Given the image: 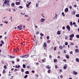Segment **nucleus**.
Here are the masks:
<instances>
[{
  "instance_id": "19",
  "label": "nucleus",
  "mask_w": 79,
  "mask_h": 79,
  "mask_svg": "<svg viewBox=\"0 0 79 79\" xmlns=\"http://www.w3.org/2000/svg\"><path fill=\"white\" fill-rule=\"evenodd\" d=\"M25 58H28V57H29V54H27L26 55H25Z\"/></svg>"
},
{
  "instance_id": "16",
  "label": "nucleus",
  "mask_w": 79,
  "mask_h": 79,
  "mask_svg": "<svg viewBox=\"0 0 79 79\" xmlns=\"http://www.w3.org/2000/svg\"><path fill=\"white\" fill-rule=\"evenodd\" d=\"M66 58L67 59H69V56L68 55H66Z\"/></svg>"
},
{
  "instance_id": "5",
  "label": "nucleus",
  "mask_w": 79,
  "mask_h": 79,
  "mask_svg": "<svg viewBox=\"0 0 79 79\" xmlns=\"http://www.w3.org/2000/svg\"><path fill=\"white\" fill-rule=\"evenodd\" d=\"M45 19L44 18H42L40 19V22L41 23H43Z\"/></svg>"
},
{
  "instance_id": "3",
  "label": "nucleus",
  "mask_w": 79,
  "mask_h": 79,
  "mask_svg": "<svg viewBox=\"0 0 79 79\" xmlns=\"http://www.w3.org/2000/svg\"><path fill=\"white\" fill-rule=\"evenodd\" d=\"M75 52H76V53H79V49L77 48V49H75Z\"/></svg>"
},
{
  "instance_id": "50",
  "label": "nucleus",
  "mask_w": 79,
  "mask_h": 79,
  "mask_svg": "<svg viewBox=\"0 0 79 79\" xmlns=\"http://www.w3.org/2000/svg\"><path fill=\"white\" fill-rule=\"evenodd\" d=\"M59 72H63V70L61 69H60L59 70Z\"/></svg>"
},
{
  "instance_id": "15",
  "label": "nucleus",
  "mask_w": 79,
  "mask_h": 79,
  "mask_svg": "<svg viewBox=\"0 0 79 79\" xmlns=\"http://www.w3.org/2000/svg\"><path fill=\"white\" fill-rule=\"evenodd\" d=\"M57 34L58 35H60V34H61V31H58L57 32Z\"/></svg>"
},
{
  "instance_id": "39",
  "label": "nucleus",
  "mask_w": 79,
  "mask_h": 79,
  "mask_svg": "<svg viewBox=\"0 0 79 79\" xmlns=\"http://www.w3.org/2000/svg\"><path fill=\"white\" fill-rule=\"evenodd\" d=\"M17 69H15L14 70V72H16V71H17Z\"/></svg>"
},
{
  "instance_id": "25",
  "label": "nucleus",
  "mask_w": 79,
  "mask_h": 79,
  "mask_svg": "<svg viewBox=\"0 0 79 79\" xmlns=\"http://www.w3.org/2000/svg\"><path fill=\"white\" fill-rule=\"evenodd\" d=\"M54 62L56 63L57 62V60L56 59H54L53 60Z\"/></svg>"
},
{
  "instance_id": "55",
  "label": "nucleus",
  "mask_w": 79,
  "mask_h": 79,
  "mask_svg": "<svg viewBox=\"0 0 79 79\" xmlns=\"http://www.w3.org/2000/svg\"><path fill=\"white\" fill-rule=\"evenodd\" d=\"M24 69H21V71L22 72H24Z\"/></svg>"
},
{
  "instance_id": "31",
  "label": "nucleus",
  "mask_w": 79,
  "mask_h": 79,
  "mask_svg": "<svg viewBox=\"0 0 79 79\" xmlns=\"http://www.w3.org/2000/svg\"><path fill=\"white\" fill-rule=\"evenodd\" d=\"M62 16H65V15H64V12H63L62 13Z\"/></svg>"
},
{
  "instance_id": "58",
  "label": "nucleus",
  "mask_w": 79,
  "mask_h": 79,
  "mask_svg": "<svg viewBox=\"0 0 79 79\" xmlns=\"http://www.w3.org/2000/svg\"><path fill=\"white\" fill-rule=\"evenodd\" d=\"M7 5H8V6H10V3H7Z\"/></svg>"
},
{
  "instance_id": "8",
  "label": "nucleus",
  "mask_w": 79,
  "mask_h": 79,
  "mask_svg": "<svg viewBox=\"0 0 79 79\" xmlns=\"http://www.w3.org/2000/svg\"><path fill=\"white\" fill-rule=\"evenodd\" d=\"M63 47L61 45L59 46V48L60 49V50H63Z\"/></svg>"
},
{
  "instance_id": "28",
  "label": "nucleus",
  "mask_w": 79,
  "mask_h": 79,
  "mask_svg": "<svg viewBox=\"0 0 79 79\" xmlns=\"http://www.w3.org/2000/svg\"><path fill=\"white\" fill-rule=\"evenodd\" d=\"M12 6H15V3L14 2H13L11 4Z\"/></svg>"
},
{
  "instance_id": "26",
  "label": "nucleus",
  "mask_w": 79,
  "mask_h": 79,
  "mask_svg": "<svg viewBox=\"0 0 79 79\" xmlns=\"http://www.w3.org/2000/svg\"><path fill=\"white\" fill-rule=\"evenodd\" d=\"M0 42L1 44H3H3H4V42L3 41V40H2L0 41Z\"/></svg>"
},
{
  "instance_id": "40",
  "label": "nucleus",
  "mask_w": 79,
  "mask_h": 79,
  "mask_svg": "<svg viewBox=\"0 0 79 79\" xmlns=\"http://www.w3.org/2000/svg\"><path fill=\"white\" fill-rule=\"evenodd\" d=\"M19 7L20 9H22V8H23V6H19Z\"/></svg>"
},
{
  "instance_id": "22",
  "label": "nucleus",
  "mask_w": 79,
  "mask_h": 79,
  "mask_svg": "<svg viewBox=\"0 0 79 79\" xmlns=\"http://www.w3.org/2000/svg\"><path fill=\"white\" fill-rule=\"evenodd\" d=\"M63 68H64V69H67V67L66 66H64L63 67Z\"/></svg>"
},
{
  "instance_id": "24",
  "label": "nucleus",
  "mask_w": 79,
  "mask_h": 79,
  "mask_svg": "<svg viewBox=\"0 0 79 79\" xmlns=\"http://www.w3.org/2000/svg\"><path fill=\"white\" fill-rule=\"evenodd\" d=\"M25 74H29V71H27L25 73Z\"/></svg>"
},
{
  "instance_id": "12",
  "label": "nucleus",
  "mask_w": 79,
  "mask_h": 79,
  "mask_svg": "<svg viewBox=\"0 0 79 79\" xmlns=\"http://www.w3.org/2000/svg\"><path fill=\"white\" fill-rule=\"evenodd\" d=\"M15 68H18V69H19V68L20 67V65H19L18 66V65H15Z\"/></svg>"
},
{
  "instance_id": "21",
  "label": "nucleus",
  "mask_w": 79,
  "mask_h": 79,
  "mask_svg": "<svg viewBox=\"0 0 79 79\" xmlns=\"http://www.w3.org/2000/svg\"><path fill=\"white\" fill-rule=\"evenodd\" d=\"M27 77H28L27 75H26L24 77V78H25V79H26Z\"/></svg>"
},
{
  "instance_id": "9",
  "label": "nucleus",
  "mask_w": 79,
  "mask_h": 79,
  "mask_svg": "<svg viewBox=\"0 0 79 79\" xmlns=\"http://www.w3.org/2000/svg\"><path fill=\"white\" fill-rule=\"evenodd\" d=\"M73 74L74 75H76V74H77V72L75 71H73Z\"/></svg>"
},
{
  "instance_id": "32",
  "label": "nucleus",
  "mask_w": 79,
  "mask_h": 79,
  "mask_svg": "<svg viewBox=\"0 0 79 79\" xmlns=\"http://www.w3.org/2000/svg\"><path fill=\"white\" fill-rule=\"evenodd\" d=\"M48 65H47V66H46V68H48V69H50V67H48Z\"/></svg>"
},
{
  "instance_id": "36",
  "label": "nucleus",
  "mask_w": 79,
  "mask_h": 79,
  "mask_svg": "<svg viewBox=\"0 0 79 79\" xmlns=\"http://www.w3.org/2000/svg\"><path fill=\"white\" fill-rule=\"evenodd\" d=\"M13 51L15 53H16V52H17V50L14 49Z\"/></svg>"
},
{
  "instance_id": "57",
  "label": "nucleus",
  "mask_w": 79,
  "mask_h": 79,
  "mask_svg": "<svg viewBox=\"0 0 79 79\" xmlns=\"http://www.w3.org/2000/svg\"><path fill=\"white\" fill-rule=\"evenodd\" d=\"M35 77H39V75L37 74L35 75Z\"/></svg>"
},
{
  "instance_id": "13",
  "label": "nucleus",
  "mask_w": 79,
  "mask_h": 79,
  "mask_svg": "<svg viewBox=\"0 0 79 79\" xmlns=\"http://www.w3.org/2000/svg\"><path fill=\"white\" fill-rule=\"evenodd\" d=\"M46 61V59H45V58H44L42 60V62L43 63H45Z\"/></svg>"
},
{
  "instance_id": "63",
  "label": "nucleus",
  "mask_w": 79,
  "mask_h": 79,
  "mask_svg": "<svg viewBox=\"0 0 79 79\" xmlns=\"http://www.w3.org/2000/svg\"><path fill=\"white\" fill-rule=\"evenodd\" d=\"M70 44L72 45H74V43H71Z\"/></svg>"
},
{
  "instance_id": "54",
  "label": "nucleus",
  "mask_w": 79,
  "mask_h": 79,
  "mask_svg": "<svg viewBox=\"0 0 79 79\" xmlns=\"http://www.w3.org/2000/svg\"><path fill=\"white\" fill-rule=\"evenodd\" d=\"M27 7L28 8H29V4H27Z\"/></svg>"
},
{
  "instance_id": "44",
  "label": "nucleus",
  "mask_w": 79,
  "mask_h": 79,
  "mask_svg": "<svg viewBox=\"0 0 79 79\" xmlns=\"http://www.w3.org/2000/svg\"><path fill=\"white\" fill-rule=\"evenodd\" d=\"M47 43H50V40H48V41H47Z\"/></svg>"
},
{
  "instance_id": "27",
  "label": "nucleus",
  "mask_w": 79,
  "mask_h": 79,
  "mask_svg": "<svg viewBox=\"0 0 79 79\" xmlns=\"http://www.w3.org/2000/svg\"><path fill=\"white\" fill-rule=\"evenodd\" d=\"M48 74H49V73H51V70L50 69H49L48 71Z\"/></svg>"
},
{
  "instance_id": "23",
  "label": "nucleus",
  "mask_w": 79,
  "mask_h": 79,
  "mask_svg": "<svg viewBox=\"0 0 79 79\" xmlns=\"http://www.w3.org/2000/svg\"><path fill=\"white\" fill-rule=\"evenodd\" d=\"M70 25L71 26H73V22H71L70 23Z\"/></svg>"
},
{
  "instance_id": "7",
  "label": "nucleus",
  "mask_w": 79,
  "mask_h": 79,
  "mask_svg": "<svg viewBox=\"0 0 79 79\" xmlns=\"http://www.w3.org/2000/svg\"><path fill=\"white\" fill-rule=\"evenodd\" d=\"M22 27H23V25L22 24H21L17 27V28H18V29H19V28H22Z\"/></svg>"
},
{
  "instance_id": "49",
  "label": "nucleus",
  "mask_w": 79,
  "mask_h": 79,
  "mask_svg": "<svg viewBox=\"0 0 79 79\" xmlns=\"http://www.w3.org/2000/svg\"><path fill=\"white\" fill-rule=\"evenodd\" d=\"M56 50V47H54V50L55 51V50Z\"/></svg>"
},
{
  "instance_id": "2",
  "label": "nucleus",
  "mask_w": 79,
  "mask_h": 79,
  "mask_svg": "<svg viewBox=\"0 0 79 79\" xmlns=\"http://www.w3.org/2000/svg\"><path fill=\"white\" fill-rule=\"evenodd\" d=\"M47 43H46L44 42L43 45V47L44 48H45L46 47H47Z\"/></svg>"
},
{
  "instance_id": "56",
  "label": "nucleus",
  "mask_w": 79,
  "mask_h": 79,
  "mask_svg": "<svg viewBox=\"0 0 79 79\" xmlns=\"http://www.w3.org/2000/svg\"><path fill=\"white\" fill-rule=\"evenodd\" d=\"M62 29H63V30H64V29H65V27H62Z\"/></svg>"
},
{
  "instance_id": "38",
  "label": "nucleus",
  "mask_w": 79,
  "mask_h": 79,
  "mask_svg": "<svg viewBox=\"0 0 79 79\" xmlns=\"http://www.w3.org/2000/svg\"><path fill=\"white\" fill-rule=\"evenodd\" d=\"M40 35L41 36H44V35L42 33H41Z\"/></svg>"
},
{
  "instance_id": "62",
  "label": "nucleus",
  "mask_w": 79,
  "mask_h": 79,
  "mask_svg": "<svg viewBox=\"0 0 79 79\" xmlns=\"http://www.w3.org/2000/svg\"><path fill=\"white\" fill-rule=\"evenodd\" d=\"M36 33L37 34H38L39 33V32L38 31H36Z\"/></svg>"
},
{
  "instance_id": "10",
  "label": "nucleus",
  "mask_w": 79,
  "mask_h": 79,
  "mask_svg": "<svg viewBox=\"0 0 79 79\" xmlns=\"http://www.w3.org/2000/svg\"><path fill=\"white\" fill-rule=\"evenodd\" d=\"M74 37V34H72L69 35V37H71L72 38H73Z\"/></svg>"
},
{
  "instance_id": "47",
  "label": "nucleus",
  "mask_w": 79,
  "mask_h": 79,
  "mask_svg": "<svg viewBox=\"0 0 79 79\" xmlns=\"http://www.w3.org/2000/svg\"><path fill=\"white\" fill-rule=\"evenodd\" d=\"M36 7H38V6H39V4L36 3Z\"/></svg>"
},
{
  "instance_id": "46",
  "label": "nucleus",
  "mask_w": 79,
  "mask_h": 79,
  "mask_svg": "<svg viewBox=\"0 0 79 79\" xmlns=\"http://www.w3.org/2000/svg\"><path fill=\"white\" fill-rule=\"evenodd\" d=\"M73 39V38L70 37L69 38V40H72Z\"/></svg>"
},
{
  "instance_id": "41",
  "label": "nucleus",
  "mask_w": 79,
  "mask_h": 79,
  "mask_svg": "<svg viewBox=\"0 0 79 79\" xmlns=\"http://www.w3.org/2000/svg\"><path fill=\"white\" fill-rule=\"evenodd\" d=\"M47 39H48H48H50V37H49V36H48L47 37Z\"/></svg>"
},
{
  "instance_id": "30",
  "label": "nucleus",
  "mask_w": 79,
  "mask_h": 79,
  "mask_svg": "<svg viewBox=\"0 0 79 79\" xmlns=\"http://www.w3.org/2000/svg\"><path fill=\"white\" fill-rule=\"evenodd\" d=\"M4 69H7V67H6V65H5L4 66Z\"/></svg>"
},
{
  "instance_id": "33",
  "label": "nucleus",
  "mask_w": 79,
  "mask_h": 79,
  "mask_svg": "<svg viewBox=\"0 0 79 79\" xmlns=\"http://www.w3.org/2000/svg\"><path fill=\"white\" fill-rule=\"evenodd\" d=\"M23 68H26V65L24 64H23Z\"/></svg>"
},
{
  "instance_id": "51",
  "label": "nucleus",
  "mask_w": 79,
  "mask_h": 79,
  "mask_svg": "<svg viewBox=\"0 0 79 79\" xmlns=\"http://www.w3.org/2000/svg\"><path fill=\"white\" fill-rule=\"evenodd\" d=\"M13 18V17L10 16V17H9V19H11Z\"/></svg>"
},
{
  "instance_id": "53",
  "label": "nucleus",
  "mask_w": 79,
  "mask_h": 79,
  "mask_svg": "<svg viewBox=\"0 0 79 79\" xmlns=\"http://www.w3.org/2000/svg\"><path fill=\"white\" fill-rule=\"evenodd\" d=\"M4 23H6V24H8V21H4Z\"/></svg>"
},
{
  "instance_id": "6",
  "label": "nucleus",
  "mask_w": 79,
  "mask_h": 79,
  "mask_svg": "<svg viewBox=\"0 0 79 79\" xmlns=\"http://www.w3.org/2000/svg\"><path fill=\"white\" fill-rule=\"evenodd\" d=\"M73 25H74V26L76 27H77V25H76V23L75 22H74L73 23Z\"/></svg>"
},
{
  "instance_id": "18",
  "label": "nucleus",
  "mask_w": 79,
  "mask_h": 79,
  "mask_svg": "<svg viewBox=\"0 0 79 79\" xmlns=\"http://www.w3.org/2000/svg\"><path fill=\"white\" fill-rule=\"evenodd\" d=\"M76 61H77V62H78V63H79V59L78 58H77L76 59Z\"/></svg>"
},
{
  "instance_id": "52",
  "label": "nucleus",
  "mask_w": 79,
  "mask_h": 79,
  "mask_svg": "<svg viewBox=\"0 0 79 79\" xmlns=\"http://www.w3.org/2000/svg\"><path fill=\"white\" fill-rule=\"evenodd\" d=\"M68 42H66L65 43V45H68Z\"/></svg>"
},
{
  "instance_id": "1",
  "label": "nucleus",
  "mask_w": 79,
  "mask_h": 79,
  "mask_svg": "<svg viewBox=\"0 0 79 79\" xmlns=\"http://www.w3.org/2000/svg\"><path fill=\"white\" fill-rule=\"evenodd\" d=\"M10 2V1L9 0H5L4 1V3L5 4H6Z\"/></svg>"
},
{
  "instance_id": "37",
  "label": "nucleus",
  "mask_w": 79,
  "mask_h": 79,
  "mask_svg": "<svg viewBox=\"0 0 79 79\" xmlns=\"http://www.w3.org/2000/svg\"><path fill=\"white\" fill-rule=\"evenodd\" d=\"M75 13H76L75 11H74L72 12V14L73 15H75Z\"/></svg>"
},
{
  "instance_id": "20",
  "label": "nucleus",
  "mask_w": 79,
  "mask_h": 79,
  "mask_svg": "<svg viewBox=\"0 0 79 79\" xmlns=\"http://www.w3.org/2000/svg\"><path fill=\"white\" fill-rule=\"evenodd\" d=\"M20 58H25V55H24L23 56H20Z\"/></svg>"
},
{
  "instance_id": "45",
  "label": "nucleus",
  "mask_w": 79,
  "mask_h": 79,
  "mask_svg": "<svg viewBox=\"0 0 79 79\" xmlns=\"http://www.w3.org/2000/svg\"><path fill=\"white\" fill-rule=\"evenodd\" d=\"M64 53H66V50H64Z\"/></svg>"
},
{
  "instance_id": "59",
  "label": "nucleus",
  "mask_w": 79,
  "mask_h": 79,
  "mask_svg": "<svg viewBox=\"0 0 79 79\" xmlns=\"http://www.w3.org/2000/svg\"><path fill=\"white\" fill-rule=\"evenodd\" d=\"M12 64H15V61H12Z\"/></svg>"
},
{
  "instance_id": "4",
  "label": "nucleus",
  "mask_w": 79,
  "mask_h": 79,
  "mask_svg": "<svg viewBox=\"0 0 79 79\" xmlns=\"http://www.w3.org/2000/svg\"><path fill=\"white\" fill-rule=\"evenodd\" d=\"M66 28L67 29L69 30V31H70V29H71V28H70V27L69 26V25H67L66 26Z\"/></svg>"
},
{
  "instance_id": "29",
  "label": "nucleus",
  "mask_w": 79,
  "mask_h": 79,
  "mask_svg": "<svg viewBox=\"0 0 79 79\" xmlns=\"http://www.w3.org/2000/svg\"><path fill=\"white\" fill-rule=\"evenodd\" d=\"M2 73H6V71H5V69H4L3 70V71H2Z\"/></svg>"
},
{
  "instance_id": "14",
  "label": "nucleus",
  "mask_w": 79,
  "mask_h": 79,
  "mask_svg": "<svg viewBox=\"0 0 79 79\" xmlns=\"http://www.w3.org/2000/svg\"><path fill=\"white\" fill-rule=\"evenodd\" d=\"M20 2H16V5H20Z\"/></svg>"
},
{
  "instance_id": "60",
  "label": "nucleus",
  "mask_w": 79,
  "mask_h": 79,
  "mask_svg": "<svg viewBox=\"0 0 79 79\" xmlns=\"http://www.w3.org/2000/svg\"><path fill=\"white\" fill-rule=\"evenodd\" d=\"M20 60L19 59H17V61L19 62V61Z\"/></svg>"
},
{
  "instance_id": "35",
  "label": "nucleus",
  "mask_w": 79,
  "mask_h": 79,
  "mask_svg": "<svg viewBox=\"0 0 79 79\" xmlns=\"http://www.w3.org/2000/svg\"><path fill=\"white\" fill-rule=\"evenodd\" d=\"M76 37L78 39L79 38V35H76Z\"/></svg>"
},
{
  "instance_id": "11",
  "label": "nucleus",
  "mask_w": 79,
  "mask_h": 79,
  "mask_svg": "<svg viewBox=\"0 0 79 79\" xmlns=\"http://www.w3.org/2000/svg\"><path fill=\"white\" fill-rule=\"evenodd\" d=\"M55 17L53 18V19H56V18H57V16H58V15H57V14H55Z\"/></svg>"
},
{
  "instance_id": "48",
  "label": "nucleus",
  "mask_w": 79,
  "mask_h": 79,
  "mask_svg": "<svg viewBox=\"0 0 79 79\" xmlns=\"http://www.w3.org/2000/svg\"><path fill=\"white\" fill-rule=\"evenodd\" d=\"M58 68V66L57 65H55V68L56 69V68Z\"/></svg>"
},
{
  "instance_id": "42",
  "label": "nucleus",
  "mask_w": 79,
  "mask_h": 79,
  "mask_svg": "<svg viewBox=\"0 0 79 79\" xmlns=\"http://www.w3.org/2000/svg\"><path fill=\"white\" fill-rule=\"evenodd\" d=\"M76 17H78V18H79V14H77V15H76Z\"/></svg>"
},
{
  "instance_id": "64",
  "label": "nucleus",
  "mask_w": 79,
  "mask_h": 79,
  "mask_svg": "<svg viewBox=\"0 0 79 79\" xmlns=\"http://www.w3.org/2000/svg\"><path fill=\"white\" fill-rule=\"evenodd\" d=\"M60 78H63V75H60Z\"/></svg>"
},
{
  "instance_id": "61",
  "label": "nucleus",
  "mask_w": 79,
  "mask_h": 79,
  "mask_svg": "<svg viewBox=\"0 0 79 79\" xmlns=\"http://www.w3.org/2000/svg\"><path fill=\"white\" fill-rule=\"evenodd\" d=\"M32 73H35V71H34V70H32L31 71Z\"/></svg>"
},
{
  "instance_id": "43",
  "label": "nucleus",
  "mask_w": 79,
  "mask_h": 79,
  "mask_svg": "<svg viewBox=\"0 0 79 79\" xmlns=\"http://www.w3.org/2000/svg\"><path fill=\"white\" fill-rule=\"evenodd\" d=\"M41 15L42 16L43 18H45V15H43V14H41Z\"/></svg>"
},
{
  "instance_id": "34",
  "label": "nucleus",
  "mask_w": 79,
  "mask_h": 79,
  "mask_svg": "<svg viewBox=\"0 0 79 79\" xmlns=\"http://www.w3.org/2000/svg\"><path fill=\"white\" fill-rule=\"evenodd\" d=\"M10 58H15V56H9Z\"/></svg>"
},
{
  "instance_id": "17",
  "label": "nucleus",
  "mask_w": 79,
  "mask_h": 79,
  "mask_svg": "<svg viewBox=\"0 0 79 79\" xmlns=\"http://www.w3.org/2000/svg\"><path fill=\"white\" fill-rule=\"evenodd\" d=\"M68 11V8H66L65 10V12H67V11Z\"/></svg>"
}]
</instances>
